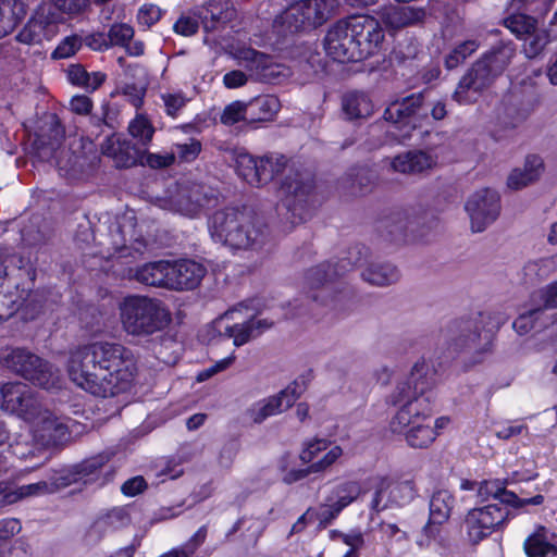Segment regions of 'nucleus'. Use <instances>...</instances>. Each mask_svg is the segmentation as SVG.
Instances as JSON below:
<instances>
[{
    "label": "nucleus",
    "mask_w": 557,
    "mask_h": 557,
    "mask_svg": "<svg viewBox=\"0 0 557 557\" xmlns=\"http://www.w3.org/2000/svg\"><path fill=\"white\" fill-rule=\"evenodd\" d=\"M435 372L424 361H417L405 382L399 383L392 395L393 403L403 406L391 421L394 433H403L414 423L430 420L436 399L434 393Z\"/></svg>",
    "instance_id": "7ed1b4c3"
},
{
    "label": "nucleus",
    "mask_w": 557,
    "mask_h": 557,
    "mask_svg": "<svg viewBox=\"0 0 557 557\" xmlns=\"http://www.w3.org/2000/svg\"><path fill=\"white\" fill-rule=\"evenodd\" d=\"M515 55L516 48L512 42H500L486 52L481 60L497 77L506 70Z\"/></svg>",
    "instance_id": "c9c22d12"
},
{
    "label": "nucleus",
    "mask_w": 557,
    "mask_h": 557,
    "mask_svg": "<svg viewBox=\"0 0 557 557\" xmlns=\"http://www.w3.org/2000/svg\"><path fill=\"white\" fill-rule=\"evenodd\" d=\"M361 493V487L357 482H344L335 486L332 492L333 503L343 510L352 502H355Z\"/></svg>",
    "instance_id": "8fccbe9b"
},
{
    "label": "nucleus",
    "mask_w": 557,
    "mask_h": 557,
    "mask_svg": "<svg viewBox=\"0 0 557 557\" xmlns=\"http://www.w3.org/2000/svg\"><path fill=\"white\" fill-rule=\"evenodd\" d=\"M151 350L160 361L173 366L180 359L182 344L173 335L162 331L151 339Z\"/></svg>",
    "instance_id": "2f4dec72"
},
{
    "label": "nucleus",
    "mask_w": 557,
    "mask_h": 557,
    "mask_svg": "<svg viewBox=\"0 0 557 557\" xmlns=\"http://www.w3.org/2000/svg\"><path fill=\"white\" fill-rule=\"evenodd\" d=\"M424 224V216L396 211L381 221L380 230L393 242H407L422 237Z\"/></svg>",
    "instance_id": "dca6fc26"
},
{
    "label": "nucleus",
    "mask_w": 557,
    "mask_h": 557,
    "mask_svg": "<svg viewBox=\"0 0 557 557\" xmlns=\"http://www.w3.org/2000/svg\"><path fill=\"white\" fill-rule=\"evenodd\" d=\"M128 133L134 139H137L143 147H147L152 140L154 127L148 119L143 115H137L129 123Z\"/></svg>",
    "instance_id": "603ef678"
},
{
    "label": "nucleus",
    "mask_w": 557,
    "mask_h": 557,
    "mask_svg": "<svg viewBox=\"0 0 557 557\" xmlns=\"http://www.w3.org/2000/svg\"><path fill=\"white\" fill-rule=\"evenodd\" d=\"M355 34V17L335 22L330 26L323 39L326 54L341 63L356 62L359 52Z\"/></svg>",
    "instance_id": "f8f14e48"
},
{
    "label": "nucleus",
    "mask_w": 557,
    "mask_h": 557,
    "mask_svg": "<svg viewBox=\"0 0 557 557\" xmlns=\"http://www.w3.org/2000/svg\"><path fill=\"white\" fill-rule=\"evenodd\" d=\"M1 399L4 411L40 425L50 438H62L65 435L67 428L44 407L38 394L25 383L4 384L1 387Z\"/></svg>",
    "instance_id": "20e7f679"
},
{
    "label": "nucleus",
    "mask_w": 557,
    "mask_h": 557,
    "mask_svg": "<svg viewBox=\"0 0 557 557\" xmlns=\"http://www.w3.org/2000/svg\"><path fill=\"white\" fill-rule=\"evenodd\" d=\"M555 271L553 258L531 260L522 268V281L525 285L534 286L547 278Z\"/></svg>",
    "instance_id": "ea45409f"
},
{
    "label": "nucleus",
    "mask_w": 557,
    "mask_h": 557,
    "mask_svg": "<svg viewBox=\"0 0 557 557\" xmlns=\"http://www.w3.org/2000/svg\"><path fill=\"white\" fill-rule=\"evenodd\" d=\"M495 78L496 75L480 59L461 77L453 98L460 104L472 103L484 89L492 85Z\"/></svg>",
    "instance_id": "2eb2a0df"
},
{
    "label": "nucleus",
    "mask_w": 557,
    "mask_h": 557,
    "mask_svg": "<svg viewBox=\"0 0 557 557\" xmlns=\"http://www.w3.org/2000/svg\"><path fill=\"white\" fill-rule=\"evenodd\" d=\"M505 26L518 38L530 35L536 28V20L527 14H511L504 20Z\"/></svg>",
    "instance_id": "3c124183"
},
{
    "label": "nucleus",
    "mask_w": 557,
    "mask_h": 557,
    "mask_svg": "<svg viewBox=\"0 0 557 557\" xmlns=\"http://www.w3.org/2000/svg\"><path fill=\"white\" fill-rule=\"evenodd\" d=\"M355 40L358 49L356 62L368 59L376 54L384 40V32L379 23L373 18L360 21L355 17Z\"/></svg>",
    "instance_id": "a211bd4d"
},
{
    "label": "nucleus",
    "mask_w": 557,
    "mask_h": 557,
    "mask_svg": "<svg viewBox=\"0 0 557 557\" xmlns=\"http://www.w3.org/2000/svg\"><path fill=\"white\" fill-rule=\"evenodd\" d=\"M455 506V497L447 490L434 492L430 499L429 523L443 524L446 522Z\"/></svg>",
    "instance_id": "72a5a7b5"
},
{
    "label": "nucleus",
    "mask_w": 557,
    "mask_h": 557,
    "mask_svg": "<svg viewBox=\"0 0 557 557\" xmlns=\"http://www.w3.org/2000/svg\"><path fill=\"white\" fill-rule=\"evenodd\" d=\"M239 121L247 122V103L234 101L225 107L221 122L225 125H233Z\"/></svg>",
    "instance_id": "bf43d9fd"
},
{
    "label": "nucleus",
    "mask_w": 557,
    "mask_h": 557,
    "mask_svg": "<svg viewBox=\"0 0 557 557\" xmlns=\"http://www.w3.org/2000/svg\"><path fill=\"white\" fill-rule=\"evenodd\" d=\"M288 164L285 156L270 153L258 159V182L257 187L270 183L277 174L282 173Z\"/></svg>",
    "instance_id": "58836bf2"
},
{
    "label": "nucleus",
    "mask_w": 557,
    "mask_h": 557,
    "mask_svg": "<svg viewBox=\"0 0 557 557\" xmlns=\"http://www.w3.org/2000/svg\"><path fill=\"white\" fill-rule=\"evenodd\" d=\"M480 324L478 319L454 320L442 330V336L455 351H485L492 334L481 333Z\"/></svg>",
    "instance_id": "9d476101"
},
{
    "label": "nucleus",
    "mask_w": 557,
    "mask_h": 557,
    "mask_svg": "<svg viewBox=\"0 0 557 557\" xmlns=\"http://www.w3.org/2000/svg\"><path fill=\"white\" fill-rule=\"evenodd\" d=\"M237 174L251 186L258 182V159L247 152H240L235 158Z\"/></svg>",
    "instance_id": "09e8293b"
},
{
    "label": "nucleus",
    "mask_w": 557,
    "mask_h": 557,
    "mask_svg": "<svg viewBox=\"0 0 557 557\" xmlns=\"http://www.w3.org/2000/svg\"><path fill=\"white\" fill-rule=\"evenodd\" d=\"M145 94V82L127 83L123 87V95H125L128 98L129 102L137 108L141 106Z\"/></svg>",
    "instance_id": "774afa93"
},
{
    "label": "nucleus",
    "mask_w": 557,
    "mask_h": 557,
    "mask_svg": "<svg viewBox=\"0 0 557 557\" xmlns=\"http://www.w3.org/2000/svg\"><path fill=\"white\" fill-rule=\"evenodd\" d=\"M170 289L183 290L196 288L206 274V268L193 260L170 262Z\"/></svg>",
    "instance_id": "412c9836"
},
{
    "label": "nucleus",
    "mask_w": 557,
    "mask_h": 557,
    "mask_svg": "<svg viewBox=\"0 0 557 557\" xmlns=\"http://www.w3.org/2000/svg\"><path fill=\"white\" fill-rule=\"evenodd\" d=\"M368 249L362 245H356L348 250V256L336 263L324 262L308 270L306 280L312 288L331 283L336 277L344 275L355 265H363Z\"/></svg>",
    "instance_id": "4468645a"
},
{
    "label": "nucleus",
    "mask_w": 557,
    "mask_h": 557,
    "mask_svg": "<svg viewBox=\"0 0 557 557\" xmlns=\"http://www.w3.org/2000/svg\"><path fill=\"white\" fill-rule=\"evenodd\" d=\"M42 39H49L44 30L32 20L27 22V24L23 27V29L17 34L16 40L26 44L34 45L41 42Z\"/></svg>",
    "instance_id": "680f3d73"
},
{
    "label": "nucleus",
    "mask_w": 557,
    "mask_h": 557,
    "mask_svg": "<svg viewBox=\"0 0 557 557\" xmlns=\"http://www.w3.org/2000/svg\"><path fill=\"white\" fill-rule=\"evenodd\" d=\"M208 230L214 243L233 252H260L271 242L269 225L247 207L214 211L208 220Z\"/></svg>",
    "instance_id": "f03ea898"
},
{
    "label": "nucleus",
    "mask_w": 557,
    "mask_h": 557,
    "mask_svg": "<svg viewBox=\"0 0 557 557\" xmlns=\"http://www.w3.org/2000/svg\"><path fill=\"white\" fill-rule=\"evenodd\" d=\"M361 277L370 285L384 287L396 284L400 278V271L388 261L377 260L369 262L364 267Z\"/></svg>",
    "instance_id": "a878e982"
},
{
    "label": "nucleus",
    "mask_w": 557,
    "mask_h": 557,
    "mask_svg": "<svg viewBox=\"0 0 557 557\" xmlns=\"http://www.w3.org/2000/svg\"><path fill=\"white\" fill-rule=\"evenodd\" d=\"M27 5L22 0H0V38L11 34L25 18Z\"/></svg>",
    "instance_id": "c756f323"
},
{
    "label": "nucleus",
    "mask_w": 557,
    "mask_h": 557,
    "mask_svg": "<svg viewBox=\"0 0 557 557\" xmlns=\"http://www.w3.org/2000/svg\"><path fill=\"white\" fill-rule=\"evenodd\" d=\"M479 45L475 40H466L456 46L446 57L445 66L453 70L461 64L468 57H470Z\"/></svg>",
    "instance_id": "4d7b16f0"
},
{
    "label": "nucleus",
    "mask_w": 557,
    "mask_h": 557,
    "mask_svg": "<svg viewBox=\"0 0 557 557\" xmlns=\"http://www.w3.org/2000/svg\"><path fill=\"white\" fill-rule=\"evenodd\" d=\"M433 158L424 151H408L394 157L391 161V168L394 172L404 174H417L431 169Z\"/></svg>",
    "instance_id": "cd10ccee"
},
{
    "label": "nucleus",
    "mask_w": 557,
    "mask_h": 557,
    "mask_svg": "<svg viewBox=\"0 0 557 557\" xmlns=\"http://www.w3.org/2000/svg\"><path fill=\"white\" fill-rule=\"evenodd\" d=\"M341 511L342 510L333 503V498H327V503L322 505L315 515L319 520V528H326Z\"/></svg>",
    "instance_id": "338daca9"
},
{
    "label": "nucleus",
    "mask_w": 557,
    "mask_h": 557,
    "mask_svg": "<svg viewBox=\"0 0 557 557\" xmlns=\"http://www.w3.org/2000/svg\"><path fill=\"white\" fill-rule=\"evenodd\" d=\"M246 103L249 125L273 121L281 109L278 98L273 95L258 96Z\"/></svg>",
    "instance_id": "393cba45"
},
{
    "label": "nucleus",
    "mask_w": 557,
    "mask_h": 557,
    "mask_svg": "<svg viewBox=\"0 0 557 557\" xmlns=\"http://www.w3.org/2000/svg\"><path fill=\"white\" fill-rule=\"evenodd\" d=\"M336 7L337 0H299L275 17L273 27L283 36L310 33L325 24Z\"/></svg>",
    "instance_id": "423d86ee"
},
{
    "label": "nucleus",
    "mask_w": 557,
    "mask_h": 557,
    "mask_svg": "<svg viewBox=\"0 0 557 557\" xmlns=\"http://www.w3.org/2000/svg\"><path fill=\"white\" fill-rule=\"evenodd\" d=\"M416 486L412 480L395 483L389 491V502L397 506L409 504L416 497Z\"/></svg>",
    "instance_id": "5fc2aeb1"
},
{
    "label": "nucleus",
    "mask_w": 557,
    "mask_h": 557,
    "mask_svg": "<svg viewBox=\"0 0 557 557\" xmlns=\"http://www.w3.org/2000/svg\"><path fill=\"white\" fill-rule=\"evenodd\" d=\"M298 382H294L287 388L281 391L277 395L263 399L262 403L267 407L270 416L287 410L299 398L301 391H297Z\"/></svg>",
    "instance_id": "c03bdc74"
},
{
    "label": "nucleus",
    "mask_w": 557,
    "mask_h": 557,
    "mask_svg": "<svg viewBox=\"0 0 557 557\" xmlns=\"http://www.w3.org/2000/svg\"><path fill=\"white\" fill-rule=\"evenodd\" d=\"M174 163V153H150L143 149V162L140 165H147L151 169H164Z\"/></svg>",
    "instance_id": "e2e57ef3"
},
{
    "label": "nucleus",
    "mask_w": 557,
    "mask_h": 557,
    "mask_svg": "<svg viewBox=\"0 0 557 557\" xmlns=\"http://www.w3.org/2000/svg\"><path fill=\"white\" fill-rule=\"evenodd\" d=\"M272 322L267 320H255L252 317L243 323H234L224 329L222 335L227 338H233V344L236 347L243 346L250 339L259 336L264 330L270 329Z\"/></svg>",
    "instance_id": "bb28decb"
},
{
    "label": "nucleus",
    "mask_w": 557,
    "mask_h": 557,
    "mask_svg": "<svg viewBox=\"0 0 557 557\" xmlns=\"http://www.w3.org/2000/svg\"><path fill=\"white\" fill-rule=\"evenodd\" d=\"M380 20L388 27L399 29L410 25L413 21V11L410 8L385 5L377 11Z\"/></svg>",
    "instance_id": "79ce46f5"
},
{
    "label": "nucleus",
    "mask_w": 557,
    "mask_h": 557,
    "mask_svg": "<svg viewBox=\"0 0 557 557\" xmlns=\"http://www.w3.org/2000/svg\"><path fill=\"white\" fill-rule=\"evenodd\" d=\"M342 455V447L333 446L322 458L310 465V470H313L315 473L324 472L332 467Z\"/></svg>",
    "instance_id": "0e129e2a"
},
{
    "label": "nucleus",
    "mask_w": 557,
    "mask_h": 557,
    "mask_svg": "<svg viewBox=\"0 0 557 557\" xmlns=\"http://www.w3.org/2000/svg\"><path fill=\"white\" fill-rule=\"evenodd\" d=\"M478 496L480 500H497L498 504L511 506L512 508H522L527 505L539 506L544 503V496L537 494L531 498H520L511 491L507 490V482L499 480H484L480 483L478 488Z\"/></svg>",
    "instance_id": "f3484780"
},
{
    "label": "nucleus",
    "mask_w": 557,
    "mask_h": 557,
    "mask_svg": "<svg viewBox=\"0 0 557 557\" xmlns=\"http://www.w3.org/2000/svg\"><path fill=\"white\" fill-rule=\"evenodd\" d=\"M547 533L546 528L541 525L525 539L523 548L528 557L557 556V547L548 541Z\"/></svg>",
    "instance_id": "f704fd0d"
},
{
    "label": "nucleus",
    "mask_w": 557,
    "mask_h": 557,
    "mask_svg": "<svg viewBox=\"0 0 557 557\" xmlns=\"http://www.w3.org/2000/svg\"><path fill=\"white\" fill-rule=\"evenodd\" d=\"M465 209L470 218L471 230L483 232L500 213L499 195L491 188L476 190L466 201Z\"/></svg>",
    "instance_id": "ddd939ff"
},
{
    "label": "nucleus",
    "mask_w": 557,
    "mask_h": 557,
    "mask_svg": "<svg viewBox=\"0 0 557 557\" xmlns=\"http://www.w3.org/2000/svg\"><path fill=\"white\" fill-rule=\"evenodd\" d=\"M511 518L507 506L498 503L470 509L465 518L469 541L474 545L479 544L493 532L502 530Z\"/></svg>",
    "instance_id": "1a4fd4ad"
},
{
    "label": "nucleus",
    "mask_w": 557,
    "mask_h": 557,
    "mask_svg": "<svg viewBox=\"0 0 557 557\" xmlns=\"http://www.w3.org/2000/svg\"><path fill=\"white\" fill-rule=\"evenodd\" d=\"M543 171V161L539 156H528L522 169L511 171L507 185L511 189H521L536 181Z\"/></svg>",
    "instance_id": "7c9ffc66"
},
{
    "label": "nucleus",
    "mask_w": 557,
    "mask_h": 557,
    "mask_svg": "<svg viewBox=\"0 0 557 557\" xmlns=\"http://www.w3.org/2000/svg\"><path fill=\"white\" fill-rule=\"evenodd\" d=\"M132 227L131 220H124L123 223H115L110 227L113 248L122 256L129 255L131 250L143 253L146 249L145 240L141 237H135Z\"/></svg>",
    "instance_id": "5701e85b"
},
{
    "label": "nucleus",
    "mask_w": 557,
    "mask_h": 557,
    "mask_svg": "<svg viewBox=\"0 0 557 557\" xmlns=\"http://www.w3.org/2000/svg\"><path fill=\"white\" fill-rule=\"evenodd\" d=\"M129 523V517L124 508L117 507L100 515L87 531L89 542H99L107 533L117 530Z\"/></svg>",
    "instance_id": "4be33fe9"
},
{
    "label": "nucleus",
    "mask_w": 557,
    "mask_h": 557,
    "mask_svg": "<svg viewBox=\"0 0 557 557\" xmlns=\"http://www.w3.org/2000/svg\"><path fill=\"white\" fill-rule=\"evenodd\" d=\"M298 382H294L287 388L281 391L277 395L263 399L262 403L267 407L270 416L287 410L299 398L301 391H297Z\"/></svg>",
    "instance_id": "37998d69"
},
{
    "label": "nucleus",
    "mask_w": 557,
    "mask_h": 557,
    "mask_svg": "<svg viewBox=\"0 0 557 557\" xmlns=\"http://www.w3.org/2000/svg\"><path fill=\"white\" fill-rule=\"evenodd\" d=\"M504 124L516 127L529 116L531 107L525 103L520 94H510L503 100Z\"/></svg>",
    "instance_id": "4c0bfd02"
},
{
    "label": "nucleus",
    "mask_w": 557,
    "mask_h": 557,
    "mask_svg": "<svg viewBox=\"0 0 557 557\" xmlns=\"http://www.w3.org/2000/svg\"><path fill=\"white\" fill-rule=\"evenodd\" d=\"M109 461L108 456L98 455L92 458L86 459L78 465L73 466L69 470L61 472V485L69 486L73 483L83 481L84 483L91 482L96 479L98 471Z\"/></svg>",
    "instance_id": "b1692460"
},
{
    "label": "nucleus",
    "mask_w": 557,
    "mask_h": 557,
    "mask_svg": "<svg viewBox=\"0 0 557 557\" xmlns=\"http://www.w3.org/2000/svg\"><path fill=\"white\" fill-rule=\"evenodd\" d=\"M201 150V145L198 140L191 139L189 143L176 144L174 158L177 156L181 160L189 162L196 159Z\"/></svg>",
    "instance_id": "69168bd1"
},
{
    "label": "nucleus",
    "mask_w": 557,
    "mask_h": 557,
    "mask_svg": "<svg viewBox=\"0 0 557 557\" xmlns=\"http://www.w3.org/2000/svg\"><path fill=\"white\" fill-rule=\"evenodd\" d=\"M280 194L282 206L292 213V222L305 221L315 203L314 175L307 169L289 166Z\"/></svg>",
    "instance_id": "0eeeda50"
},
{
    "label": "nucleus",
    "mask_w": 557,
    "mask_h": 557,
    "mask_svg": "<svg viewBox=\"0 0 557 557\" xmlns=\"http://www.w3.org/2000/svg\"><path fill=\"white\" fill-rule=\"evenodd\" d=\"M170 261L159 260L148 262L136 270L135 278L141 284L170 289Z\"/></svg>",
    "instance_id": "c85d7f7f"
},
{
    "label": "nucleus",
    "mask_w": 557,
    "mask_h": 557,
    "mask_svg": "<svg viewBox=\"0 0 557 557\" xmlns=\"http://www.w3.org/2000/svg\"><path fill=\"white\" fill-rule=\"evenodd\" d=\"M234 15V11L226 9V10H218L216 7L213 4H209L208 8H206L205 12L201 14V21L202 25L206 32H212L216 28V24L219 23H226L232 20Z\"/></svg>",
    "instance_id": "6e6d98bb"
},
{
    "label": "nucleus",
    "mask_w": 557,
    "mask_h": 557,
    "mask_svg": "<svg viewBox=\"0 0 557 557\" xmlns=\"http://www.w3.org/2000/svg\"><path fill=\"white\" fill-rule=\"evenodd\" d=\"M61 482H63V480H61L60 472L59 474L53 475L49 481H39L36 483L22 485L18 488V494L21 497L52 494L65 487V485L60 484Z\"/></svg>",
    "instance_id": "de8ad7c7"
},
{
    "label": "nucleus",
    "mask_w": 557,
    "mask_h": 557,
    "mask_svg": "<svg viewBox=\"0 0 557 557\" xmlns=\"http://www.w3.org/2000/svg\"><path fill=\"white\" fill-rule=\"evenodd\" d=\"M132 351L117 343L96 342L70 354L67 372L81 388L95 396L111 397L127 389L136 373Z\"/></svg>",
    "instance_id": "f257e3e1"
},
{
    "label": "nucleus",
    "mask_w": 557,
    "mask_h": 557,
    "mask_svg": "<svg viewBox=\"0 0 557 557\" xmlns=\"http://www.w3.org/2000/svg\"><path fill=\"white\" fill-rule=\"evenodd\" d=\"M66 76L72 85L82 87L87 91H95L106 81L107 75L102 72L89 73L82 64H71L66 69Z\"/></svg>",
    "instance_id": "e433bc0d"
},
{
    "label": "nucleus",
    "mask_w": 557,
    "mask_h": 557,
    "mask_svg": "<svg viewBox=\"0 0 557 557\" xmlns=\"http://www.w3.org/2000/svg\"><path fill=\"white\" fill-rule=\"evenodd\" d=\"M424 92L398 98L386 107L383 117L399 129H406L405 136H409L410 131L421 126L422 121L428 120L429 108L424 104Z\"/></svg>",
    "instance_id": "9b49d317"
},
{
    "label": "nucleus",
    "mask_w": 557,
    "mask_h": 557,
    "mask_svg": "<svg viewBox=\"0 0 557 557\" xmlns=\"http://www.w3.org/2000/svg\"><path fill=\"white\" fill-rule=\"evenodd\" d=\"M239 59L244 63V69L251 81L258 82L260 73L265 65L270 64V55L255 49H245L239 53Z\"/></svg>",
    "instance_id": "49530a36"
},
{
    "label": "nucleus",
    "mask_w": 557,
    "mask_h": 557,
    "mask_svg": "<svg viewBox=\"0 0 557 557\" xmlns=\"http://www.w3.org/2000/svg\"><path fill=\"white\" fill-rule=\"evenodd\" d=\"M114 133H109L101 145L103 154L113 159L116 168H132L143 162V148L127 139H113Z\"/></svg>",
    "instance_id": "aec40b11"
},
{
    "label": "nucleus",
    "mask_w": 557,
    "mask_h": 557,
    "mask_svg": "<svg viewBox=\"0 0 557 557\" xmlns=\"http://www.w3.org/2000/svg\"><path fill=\"white\" fill-rule=\"evenodd\" d=\"M403 433L406 435L407 443L413 448H426L437 436L430 423L411 424Z\"/></svg>",
    "instance_id": "a18cd8bd"
},
{
    "label": "nucleus",
    "mask_w": 557,
    "mask_h": 557,
    "mask_svg": "<svg viewBox=\"0 0 557 557\" xmlns=\"http://www.w3.org/2000/svg\"><path fill=\"white\" fill-rule=\"evenodd\" d=\"M170 196L166 200L169 209L186 216H195L209 202L202 187L195 186H175L174 191L169 190Z\"/></svg>",
    "instance_id": "6ab92c4d"
},
{
    "label": "nucleus",
    "mask_w": 557,
    "mask_h": 557,
    "mask_svg": "<svg viewBox=\"0 0 557 557\" xmlns=\"http://www.w3.org/2000/svg\"><path fill=\"white\" fill-rule=\"evenodd\" d=\"M343 111L348 120H363L373 112V104L368 95L361 91L347 92L342 100Z\"/></svg>",
    "instance_id": "473e14b6"
},
{
    "label": "nucleus",
    "mask_w": 557,
    "mask_h": 557,
    "mask_svg": "<svg viewBox=\"0 0 557 557\" xmlns=\"http://www.w3.org/2000/svg\"><path fill=\"white\" fill-rule=\"evenodd\" d=\"M2 362L5 368L45 389L53 387L59 381L57 369L26 349L7 350L2 354Z\"/></svg>",
    "instance_id": "6e6552de"
},
{
    "label": "nucleus",
    "mask_w": 557,
    "mask_h": 557,
    "mask_svg": "<svg viewBox=\"0 0 557 557\" xmlns=\"http://www.w3.org/2000/svg\"><path fill=\"white\" fill-rule=\"evenodd\" d=\"M120 318L123 330L140 339L161 333L171 322V313L161 300L139 295L123 299Z\"/></svg>",
    "instance_id": "39448f33"
},
{
    "label": "nucleus",
    "mask_w": 557,
    "mask_h": 557,
    "mask_svg": "<svg viewBox=\"0 0 557 557\" xmlns=\"http://www.w3.org/2000/svg\"><path fill=\"white\" fill-rule=\"evenodd\" d=\"M549 42V35L546 30H537L530 33L524 37L523 52L527 58L533 59L542 53Z\"/></svg>",
    "instance_id": "864d4df0"
},
{
    "label": "nucleus",
    "mask_w": 557,
    "mask_h": 557,
    "mask_svg": "<svg viewBox=\"0 0 557 557\" xmlns=\"http://www.w3.org/2000/svg\"><path fill=\"white\" fill-rule=\"evenodd\" d=\"M134 37V29L128 24H114L108 32L110 47H124Z\"/></svg>",
    "instance_id": "052dcab7"
},
{
    "label": "nucleus",
    "mask_w": 557,
    "mask_h": 557,
    "mask_svg": "<svg viewBox=\"0 0 557 557\" xmlns=\"http://www.w3.org/2000/svg\"><path fill=\"white\" fill-rule=\"evenodd\" d=\"M83 46V38L73 35L65 37L53 50L52 59H66L74 55Z\"/></svg>",
    "instance_id": "13d9d810"
},
{
    "label": "nucleus",
    "mask_w": 557,
    "mask_h": 557,
    "mask_svg": "<svg viewBox=\"0 0 557 557\" xmlns=\"http://www.w3.org/2000/svg\"><path fill=\"white\" fill-rule=\"evenodd\" d=\"M372 177L364 168L354 169L341 180V187L350 196H359L371 189Z\"/></svg>",
    "instance_id": "a19ab883"
}]
</instances>
